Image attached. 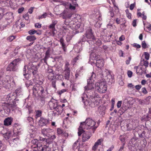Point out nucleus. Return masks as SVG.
<instances>
[{
	"instance_id": "1",
	"label": "nucleus",
	"mask_w": 151,
	"mask_h": 151,
	"mask_svg": "<svg viewBox=\"0 0 151 151\" xmlns=\"http://www.w3.org/2000/svg\"><path fill=\"white\" fill-rule=\"evenodd\" d=\"M96 124V122L92 119L90 118H87L85 122H81L80 126L78 129V135L80 136L83 132V129L86 128L87 126L90 127L89 128H87L86 129H90V132H94L97 127H94Z\"/></svg>"
},
{
	"instance_id": "2",
	"label": "nucleus",
	"mask_w": 151,
	"mask_h": 151,
	"mask_svg": "<svg viewBox=\"0 0 151 151\" xmlns=\"http://www.w3.org/2000/svg\"><path fill=\"white\" fill-rule=\"evenodd\" d=\"M6 100L8 102L13 103V104H6V106L8 108V112L10 111L11 109H13V110L16 108L17 105L16 103H18L17 101H19V99L16 98V96L14 93H11L8 94L7 96Z\"/></svg>"
},
{
	"instance_id": "3",
	"label": "nucleus",
	"mask_w": 151,
	"mask_h": 151,
	"mask_svg": "<svg viewBox=\"0 0 151 151\" xmlns=\"http://www.w3.org/2000/svg\"><path fill=\"white\" fill-rule=\"evenodd\" d=\"M10 77L8 76L5 77L0 76V89L2 87L6 88H10L11 80Z\"/></svg>"
},
{
	"instance_id": "4",
	"label": "nucleus",
	"mask_w": 151,
	"mask_h": 151,
	"mask_svg": "<svg viewBox=\"0 0 151 151\" xmlns=\"http://www.w3.org/2000/svg\"><path fill=\"white\" fill-rule=\"evenodd\" d=\"M95 86L96 90L101 93L105 92L107 89V85L104 81L96 83Z\"/></svg>"
},
{
	"instance_id": "5",
	"label": "nucleus",
	"mask_w": 151,
	"mask_h": 151,
	"mask_svg": "<svg viewBox=\"0 0 151 151\" xmlns=\"http://www.w3.org/2000/svg\"><path fill=\"white\" fill-rule=\"evenodd\" d=\"M33 94L37 97L42 96L44 92L43 88L39 84H37L34 86L32 88Z\"/></svg>"
},
{
	"instance_id": "6",
	"label": "nucleus",
	"mask_w": 151,
	"mask_h": 151,
	"mask_svg": "<svg viewBox=\"0 0 151 151\" xmlns=\"http://www.w3.org/2000/svg\"><path fill=\"white\" fill-rule=\"evenodd\" d=\"M96 76L95 74L92 72L91 76L87 80V85L85 87V90H91L93 88V83L94 81V78H95Z\"/></svg>"
},
{
	"instance_id": "7",
	"label": "nucleus",
	"mask_w": 151,
	"mask_h": 151,
	"mask_svg": "<svg viewBox=\"0 0 151 151\" xmlns=\"http://www.w3.org/2000/svg\"><path fill=\"white\" fill-rule=\"evenodd\" d=\"M49 105L50 109H55L59 114H61L63 110V109L62 108L60 105H58L56 101H50L49 102Z\"/></svg>"
},
{
	"instance_id": "8",
	"label": "nucleus",
	"mask_w": 151,
	"mask_h": 151,
	"mask_svg": "<svg viewBox=\"0 0 151 151\" xmlns=\"http://www.w3.org/2000/svg\"><path fill=\"white\" fill-rule=\"evenodd\" d=\"M20 61L19 58L15 59L11 62L7 67L6 70L9 71H15L17 68V65Z\"/></svg>"
},
{
	"instance_id": "9",
	"label": "nucleus",
	"mask_w": 151,
	"mask_h": 151,
	"mask_svg": "<svg viewBox=\"0 0 151 151\" xmlns=\"http://www.w3.org/2000/svg\"><path fill=\"white\" fill-rule=\"evenodd\" d=\"M149 65L148 62L146 60H145L144 59H143L141 61L140 65L141 66L144 65L146 68L145 70L142 69V67H141L139 71H138V66H135L134 69L136 70V72L137 74L139 73V74H142L143 73H146V68L148 67Z\"/></svg>"
},
{
	"instance_id": "10",
	"label": "nucleus",
	"mask_w": 151,
	"mask_h": 151,
	"mask_svg": "<svg viewBox=\"0 0 151 151\" xmlns=\"http://www.w3.org/2000/svg\"><path fill=\"white\" fill-rule=\"evenodd\" d=\"M104 76H105V78L107 81L110 82L111 83L113 82L114 77L111 74V72L110 71L106 69L101 74H100L101 78L104 77Z\"/></svg>"
},
{
	"instance_id": "11",
	"label": "nucleus",
	"mask_w": 151,
	"mask_h": 151,
	"mask_svg": "<svg viewBox=\"0 0 151 151\" xmlns=\"http://www.w3.org/2000/svg\"><path fill=\"white\" fill-rule=\"evenodd\" d=\"M69 66L70 64L67 61L65 62L64 72L65 73V78L67 80L69 79L70 75V70Z\"/></svg>"
},
{
	"instance_id": "12",
	"label": "nucleus",
	"mask_w": 151,
	"mask_h": 151,
	"mask_svg": "<svg viewBox=\"0 0 151 151\" xmlns=\"http://www.w3.org/2000/svg\"><path fill=\"white\" fill-rule=\"evenodd\" d=\"M134 123L132 122H130L128 124H126L123 126H121L122 129H123V128H124V130L125 131H130L132 129H134L135 127L133 125Z\"/></svg>"
},
{
	"instance_id": "13",
	"label": "nucleus",
	"mask_w": 151,
	"mask_h": 151,
	"mask_svg": "<svg viewBox=\"0 0 151 151\" xmlns=\"http://www.w3.org/2000/svg\"><path fill=\"white\" fill-rule=\"evenodd\" d=\"M85 36L87 39H92V40H95V38L92 32V29L90 28L88 29L86 31L85 33Z\"/></svg>"
},
{
	"instance_id": "14",
	"label": "nucleus",
	"mask_w": 151,
	"mask_h": 151,
	"mask_svg": "<svg viewBox=\"0 0 151 151\" xmlns=\"http://www.w3.org/2000/svg\"><path fill=\"white\" fill-rule=\"evenodd\" d=\"M39 125L40 126H43L46 125L50 123V121L48 119L41 117L39 121Z\"/></svg>"
},
{
	"instance_id": "15",
	"label": "nucleus",
	"mask_w": 151,
	"mask_h": 151,
	"mask_svg": "<svg viewBox=\"0 0 151 151\" xmlns=\"http://www.w3.org/2000/svg\"><path fill=\"white\" fill-rule=\"evenodd\" d=\"M40 142H39V141L37 139H32L31 142V148H35L38 147V145H40Z\"/></svg>"
},
{
	"instance_id": "16",
	"label": "nucleus",
	"mask_w": 151,
	"mask_h": 151,
	"mask_svg": "<svg viewBox=\"0 0 151 151\" xmlns=\"http://www.w3.org/2000/svg\"><path fill=\"white\" fill-rule=\"evenodd\" d=\"M82 141L83 142H85L88 140L91 136V134H89L88 132H85L84 130L83 132L82 133Z\"/></svg>"
},
{
	"instance_id": "17",
	"label": "nucleus",
	"mask_w": 151,
	"mask_h": 151,
	"mask_svg": "<svg viewBox=\"0 0 151 151\" xmlns=\"http://www.w3.org/2000/svg\"><path fill=\"white\" fill-rule=\"evenodd\" d=\"M61 16H62L63 18L64 19L69 18L70 19L72 16V14L69 12L67 11H64L61 14Z\"/></svg>"
},
{
	"instance_id": "18",
	"label": "nucleus",
	"mask_w": 151,
	"mask_h": 151,
	"mask_svg": "<svg viewBox=\"0 0 151 151\" xmlns=\"http://www.w3.org/2000/svg\"><path fill=\"white\" fill-rule=\"evenodd\" d=\"M115 130V126L114 125L111 124L110 125V127L109 128L108 133L110 134H112L114 133Z\"/></svg>"
},
{
	"instance_id": "19",
	"label": "nucleus",
	"mask_w": 151,
	"mask_h": 151,
	"mask_svg": "<svg viewBox=\"0 0 151 151\" xmlns=\"http://www.w3.org/2000/svg\"><path fill=\"white\" fill-rule=\"evenodd\" d=\"M12 119L10 117L6 118L4 121V124L6 126H8L11 124Z\"/></svg>"
},
{
	"instance_id": "20",
	"label": "nucleus",
	"mask_w": 151,
	"mask_h": 151,
	"mask_svg": "<svg viewBox=\"0 0 151 151\" xmlns=\"http://www.w3.org/2000/svg\"><path fill=\"white\" fill-rule=\"evenodd\" d=\"M104 60L102 59H98L96 60V65L98 68H101L104 65Z\"/></svg>"
},
{
	"instance_id": "21",
	"label": "nucleus",
	"mask_w": 151,
	"mask_h": 151,
	"mask_svg": "<svg viewBox=\"0 0 151 151\" xmlns=\"http://www.w3.org/2000/svg\"><path fill=\"white\" fill-rule=\"evenodd\" d=\"M51 131V129L49 128L44 129L42 130L41 132L44 135L48 136V135H49V133Z\"/></svg>"
},
{
	"instance_id": "22",
	"label": "nucleus",
	"mask_w": 151,
	"mask_h": 151,
	"mask_svg": "<svg viewBox=\"0 0 151 151\" xmlns=\"http://www.w3.org/2000/svg\"><path fill=\"white\" fill-rule=\"evenodd\" d=\"M128 104L127 103H124L122 106L121 109L123 113L125 112L128 109L129 107L128 106Z\"/></svg>"
},
{
	"instance_id": "23",
	"label": "nucleus",
	"mask_w": 151,
	"mask_h": 151,
	"mask_svg": "<svg viewBox=\"0 0 151 151\" xmlns=\"http://www.w3.org/2000/svg\"><path fill=\"white\" fill-rule=\"evenodd\" d=\"M14 94H16V96H20L22 95V90L21 88H18L15 90L14 93Z\"/></svg>"
},
{
	"instance_id": "24",
	"label": "nucleus",
	"mask_w": 151,
	"mask_h": 151,
	"mask_svg": "<svg viewBox=\"0 0 151 151\" xmlns=\"http://www.w3.org/2000/svg\"><path fill=\"white\" fill-rule=\"evenodd\" d=\"M27 68L29 71L37 68L36 66H34L32 63H29L27 66Z\"/></svg>"
},
{
	"instance_id": "25",
	"label": "nucleus",
	"mask_w": 151,
	"mask_h": 151,
	"mask_svg": "<svg viewBox=\"0 0 151 151\" xmlns=\"http://www.w3.org/2000/svg\"><path fill=\"white\" fill-rule=\"evenodd\" d=\"M48 79L50 81L53 80V79H55V76L53 72L48 74Z\"/></svg>"
},
{
	"instance_id": "26",
	"label": "nucleus",
	"mask_w": 151,
	"mask_h": 151,
	"mask_svg": "<svg viewBox=\"0 0 151 151\" xmlns=\"http://www.w3.org/2000/svg\"><path fill=\"white\" fill-rule=\"evenodd\" d=\"M46 144V145H43V148L44 149L43 151H50V148L49 147V142Z\"/></svg>"
},
{
	"instance_id": "27",
	"label": "nucleus",
	"mask_w": 151,
	"mask_h": 151,
	"mask_svg": "<svg viewBox=\"0 0 151 151\" xmlns=\"http://www.w3.org/2000/svg\"><path fill=\"white\" fill-rule=\"evenodd\" d=\"M26 39L27 40L31 42L34 41L36 38L35 36L30 35L27 36Z\"/></svg>"
},
{
	"instance_id": "28",
	"label": "nucleus",
	"mask_w": 151,
	"mask_h": 151,
	"mask_svg": "<svg viewBox=\"0 0 151 151\" xmlns=\"http://www.w3.org/2000/svg\"><path fill=\"white\" fill-rule=\"evenodd\" d=\"M136 143V140L134 138H132L130 140L129 144L130 145H131L133 147H134V146L135 144Z\"/></svg>"
},
{
	"instance_id": "29",
	"label": "nucleus",
	"mask_w": 151,
	"mask_h": 151,
	"mask_svg": "<svg viewBox=\"0 0 151 151\" xmlns=\"http://www.w3.org/2000/svg\"><path fill=\"white\" fill-rule=\"evenodd\" d=\"M20 29L19 27H18L17 24L14 25L12 28V30L14 32H16L19 31L18 29Z\"/></svg>"
},
{
	"instance_id": "30",
	"label": "nucleus",
	"mask_w": 151,
	"mask_h": 151,
	"mask_svg": "<svg viewBox=\"0 0 151 151\" xmlns=\"http://www.w3.org/2000/svg\"><path fill=\"white\" fill-rule=\"evenodd\" d=\"M49 28L51 29L50 31H52V33L53 35L55 34V26L51 24L49 26Z\"/></svg>"
},
{
	"instance_id": "31",
	"label": "nucleus",
	"mask_w": 151,
	"mask_h": 151,
	"mask_svg": "<svg viewBox=\"0 0 151 151\" xmlns=\"http://www.w3.org/2000/svg\"><path fill=\"white\" fill-rule=\"evenodd\" d=\"M64 40L63 38H61L60 40V42L62 45V47L64 51H65V45L64 42Z\"/></svg>"
},
{
	"instance_id": "32",
	"label": "nucleus",
	"mask_w": 151,
	"mask_h": 151,
	"mask_svg": "<svg viewBox=\"0 0 151 151\" xmlns=\"http://www.w3.org/2000/svg\"><path fill=\"white\" fill-rule=\"evenodd\" d=\"M146 104H151V96H149L147 97L145 99Z\"/></svg>"
},
{
	"instance_id": "33",
	"label": "nucleus",
	"mask_w": 151,
	"mask_h": 151,
	"mask_svg": "<svg viewBox=\"0 0 151 151\" xmlns=\"http://www.w3.org/2000/svg\"><path fill=\"white\" fill-rule=\"evenodd\" d=\"M30 72H31L32 73L33 75L34 76L37 75V73L38 72L37 68L34 69L33 70H31V71H30Z\"/></svg>"
},
{
	"instance_id": "34",
	"label": "nucleus",
	"mask_w": 151,
	"mask_h": 151,
	"mask_svg": "<svg viewBox=\"0 0 151 151\" xmlns=\"http://www.w3.org/2000/svg\"><path fill=\"white\" fill-rule=\"evenodd\" d=\"M38 141L39 142H40V141L41 142L44 141H45L46 143H48L49 142V139H47L45 138H43L41 137H40L39 139L38 140Z\"/></svg>"
},
{
	"instance_id": "35",
	"label": "nucleus",
	"mask_w": 151,
	"mask_h": 151,
	"mask_svg": "<svg viewBox=\"0 0 151 151\" xmlns=\"http://www.w3.org/2000/svg\"><path fill=\"white\" fill-rule=\"evenodd\" d=\"M78 140H77L73 144V150H76L78 148Z\"/></svg>"
},
{
	"instance_id": "36",
	"label": "nucleus",
	"mask_w": 151,
	"mask_h": 151,
	"mask_svg": "<svg viewBox=\"0 0 151 151\" xmlns=\"http://www.w3.org/2000/svg\"><path fill=\"white\" fill-rule=\"evenodd\" d=\"M50 48H48L47 51H46L45 53V57L49 58L50 56Z\"/></svg>"
},
{
	"instance_id": "37",
	"label": "nucleus",
	"mask_w": 151,
	"mask_h": 151,
	"mask_svg": "<svg viewBox=\"0 0 151 151\" xmlns=\"http://www.w3.org/2000/svg\"><path fill=\"white\" fill-rule=\"evenodd\" d=\"M40 101L41 102V105H43L45 103V98L43 96H40Z\"/></svg>"
},
{
	"instance_id": "38",
	"label": "nucleus",
	"mask_w": 151,
	"mask_h": 151,
	"mask_svg": "<svg viewBox=\"0 0 151 151\" xmlns=\"http://www.w3.org/2000/svg\"><path fill=\"white\" fill-rule=\"evenodd\" d=\"M19 140V139L16 138H13L11 139L10 141L11 142H13L15 144L17 143L18 142V141Z\"/></svg>"
},
{
	"instance_id": "39",
	"label": "nucleus",
	"mask_w": 151,
	"mask_h": 151,
	"mask_svg": "<svg viewBox=\"0 0 151 151\" xmlns=\"http://www.w3.org/2000/svg\"><path fill=\"white\" fill-rule=\"evenodd\" d=\"M32 82L31 81H27L26 83V85L27 87H29L30 85H32Z\"/></svg>"
},
{
	"instance_id": "40",
	"label": "nucleus",
	"mask_w": 151,
	"mask_h": 151,
	"mask_svg": "<svg viewBox=\"0 0 151 151\" xmlns=\"http://www.w3.org/2000/svg\"><path fill=\"white\" fill-rule=\"evenodd\" d=\"M37 31L34 29H32L29 31L28 33L30 35H33L37 33Z\"/></svg>"
},
{
	"instance_id": "41",
	"label": "nucleus",
	"mask_w": 151,
	"mask_h": 151,
	"mask_svg": "<svg viewBox=\"0 0 151 151\" xmlns=\"http://www.w3.org/2000/svg\"><path fill=\"white\" fill-rule=\"evenodd\" d=\"M47 13H45L44 14L42 15L41 16H39L38 17V19H41L45 18L47 16Z\"/></svg>"
},
{
	"instance_id": "42",
	"label": "nucleus",
	"mask_w": 151,
	"mask_h": 151,
	"mask_svg": "<svg viewBox=\"0 0 151 151\" xmlns=\"http://www.w3.org/2000/svg\"><path fill=\"white\" fill-rule=\"evenodd\" d=\"M144 54L145 59L147 60H148L150 57L149 54L148 52H144Z\"/></svg>"
},
{
	"instance_id": "43",
	"label": "nucleus",
	"mask_w": 151,
	"mask_h": 151,
	"mask_svg": "<svg viewBox=\"0 0 151 151\" xmlns=\"http://www.w3.org/2000/svg\"><path fill=\"white\" fill-rule=\"evenodd\" d=\"M15 38V37L14 36H11L9 37L8 38L7 40L9 42L12 41Z\"/></svg>"
},
{
	"instance_id": "44",
	"label": "nucleus",
	"mask_w": 151,
	"mask_h": 151,
	"mask_svg": "<svg viewBox=\"0 0 151 151\" xmlns=\"http://www.w3.org/2000/svg\"><path fill=\"white\" fill-rule=\"evenodd\" d=\"M47 73L49 74L53 72V70L51 68H48L46 71Z\"/></svg>"
},
{
	"instance_id": "45",
	"label": "nucleus",
	"mask_w": 151,
	"mask_h": 151,
	"mask_svg": "<svg viewBox=\"0 0 151 151\" xmlns=\"http://www.w3.org/2000/svg\"><path fill=\"white\" fill-rule=\"evenodd\" d=\"M76 6H73L72 4H70L69 9L72 10H74L76 9Z\"/></svg>"
},
{
	"instance_id": "46",
	"label": "nucleus",
	"mask_w": 151,
	"mask_h": 151,
	"mask_svg": "<svg viewBox=\"0 0 151 151\" xmlns=\"http://www.w3.org/2000/svg\"><path fill=\"white\" fill-rule=\"evenodd\" d=\"M41 111L40 110H38L36 112V115L38 117H40L41 116Z\"/></svg>"
},
{
	"instance_id": "47",
	"label": "nucleus",
	"mask_w": 151,
	"mask_h": 151,
	"mask_svg": "<svg viewBox=\"0 0 151 151\" xmlns=\"http://www.w3.org/2000/svg\"><path fill=\"white\" fill-rule=\"evenodd\" d=\"M52 87L54 88H56V79H53V80H52Z\"/></svg>"
},
{
	"instance_id": "48",
	"label": "nucleus",
	"mask_w": 151,
	"mask_h": 151,
	"mask_svg": "<svg viewBox=\"0 0 151 151\" xmlns=\"http://www.w3.org/2000/svg\"><path fill=\"white\" fill-rule=\"evenodd\" d=\"M63 131V130L60 128H58L57 130V133L58 134L61 135Z\"/></svg>"
},
{
	"instance_id": "49",
	"label": "nucleus",
	"mask_w": 151,
	"mask_h": 151,
	"mask_svg": "<svg viewBox=\"0 0 151 151\" xmlns=\"http://www.w3.org/2000/svg\"><path fill=\"white\" fill-rule=\"evenodd\" d=\"M43 145H38V150L40 151H43L44 149L43 148Z\"/></svg>"
},
{
	"instance_id": "50",
	"label": "nucleus",
	"mask_w": 151,
	"mask_h": 151,
	"mask_svg": "<svg viewBox=\"0 0 151 151\" xmlns=\"http://www.w3.org/2000/svg\"><path fill=\"white\" fill-rule=\"evenodd\" d=\"M142 47L143 48H146L147 47V45L145 41L142 42Z\"/></svg>"
},
{
	"instance_id": "51",
	"label": "nucleus",
	"mask_w": 151,
	"mask_h": 151,
	"mask_svg": "<svg viewBox=\"0 0 151 151\" xmlns=\"http://www.w3.org/2000/svg\"><path fill=\"white\" fill-rule=\"evenodd\" d=\"M61 135L66 137H67L68 136V134L64 131H63L62 133L61 134Z\"/></svg>"
},
{
	"instance_id": "52",
	"label": "nucleus",
	"mask_w": 151,
	"mask_h": 151,
	"mask_svg": "<svg viewBox=\"0 0 151 151\" xmlns=\"http://www.w3.org/2000/svg\"><path fill=\"white\" fill-rule=\"evenodd\" d=\"M22 74L24 76V78L26 79H28V77H27V76L28 75V73H26V72H24L22 73Z\"/></svg>"
},
{
	"instance_id": "53",
	"label": "nucleus",
	"mask_w": 151,
	"mask_h": 151,
	"mask_svg": "<svg viewBox=\"0 0 151 151\" xmlns=\"http://www.w3.org/2000/svg\"><path fill=\"white\" fill-rule=\"evenodd\" d=\"M35 27L37 28H40L41 27V24L39 23H37L35 24Z\"/></svg>"
},
{
	"instance_id": "54",
	"label": "nucleus",
	"mask_w": 151,
	"mask_h": 151,
	"mask_svg": "<svg viewBox=\"0 0 151 151\" xmlns=\"http://www.w3.org/2000/svg\"><path fill=\"white\" fill-rule=\"evenodd\" d=\"M71 4H72V5L76 7L78 6V4H77L76 0H73L72 3Z\"/></svg>"
},
{
	"instance_id": "55",
	"label": "nucleus",
	"mask_w": 151,
	"mask_h": 151,
	"mask_svg": "<svg viewBox=\"0 0 151 151\" xmlns=\"http://www.w3.org/2000/svg\"><path fill=\"white\" fill-rule=\"evenodd\" d=\"M24 7H21L19 8L18 11V13H21L24 10Z\"/></svg>"
},
{
	"instance_id": "56",
	"label": "nucleus",
	"mask_w": 151,
	"mask_h": 151,
	"mask_svg": "<svg viewBox=\"0 0 151 151\" xmlns=\"http://www.w3.org/2000/svg\"><path fill=\"white\" fill-rule=\"evenodd\" d=\"M48 58H46V57H45L44 58H43V59H42L41 60V61H42V62L43 61V62H44V63H45L46 64H47V59Z\"/></svg>"
},
{
	"instance_id": "57",
	"label": "nucleus",
	"mask_w": 151,
	"mask_h": 151,
	"mask_svg": "<svg viewBox=\"0 0 151 151\" xmlns=\"http://www.w3.org/2000/svg\"><path fill=\"white\" fill-rule=\"evenodd\" d=\"M107 27L108 28L111 29V28H113L114 27L112 24L110 23H109L107 25Z\"/></svg>"
},
{
	"instance_id": "58",
	"label": "nucleus",
	"mask_w": 151,
	"mask_h": 151,
	"mask_svg": "<svg viewBox=\"0 0 151 151\" xmlns=\"http://www.w3.org/2000/svg\"><path fill=\"white\" fill-rule=\"evenodd\" d=\"M132 73L131 71H128L127 72V74L128 77L129 78H131L132 76Z\"/></svg>"
},
{
	"instance_id": "59",
	"label": "nucleus",
	"mask_w": 151,
	"mask_h": 151,
	"mask_svg": "<svg viewBox=\"0 0 151 151\" xmlns=\"http://www.w3.org/2000/svg\"><path fill=\"white\" fill-rule=\"evenodd\" d=\"M139 103L140 104H146L145 101V99L144 100H140L139 101Z\"/></svg>"
},
{
	"instance_id": "60",
	"label": "nucleus",
	"mask_w": 151,
	"mask_h": 151,
	"mask_svg": "<svg viewBox=\"0 0 151 151\" xmlns=\"http://www.w3.org/2000/svg\"><path fill=\"white\" fill-rule=\"evenodd\" d=\"M133 46L137 47V48H140L141 47V46L137 43H134L133 44Z\"/></svg>"
},
{
	"instance_id": "61",
	"label": "nucleus",
	"mask_w": 151,
	"mask_h": 151,
	"mask_svg": "<svg viewBox=\"0 0 151 151\" xmlns=\"http://www.w3.org/2000/svg\"><path fill=\"white\" fill-rule=\"evenodd\" d=\"M101 140L100 139H99L95 143V144L96 145L98 146L99 145H101Z\"/></svg>"
},
{
	"instance_id": "62",
	"label": "nucleus",
	"mask_w": 151,
	"mask_h": 151,
	"mask_svg": "<svg viewBox=\"0 0 151 151\" xmlns=\"http://www.w3.org/2000/svg\"><path fill=\"white\" fill-rule=\"evenodd\" d=\"M122 104V101H119L118 102L117 104V106L118 108H119L121 106Z\"/></svg>"
},
{
	"instance_id": "63",
	"label": "nucleus",
	"mask_w": 151,
	"mask_h": 151,
	"mask_svg": "<svg viewBox=\"0 0 151 151\" xmlns=\"http://www.w3.org/2000/svg\"><path fill=\"white\" fill-rule=\"evenodd\" d=\"M66 90L65 89H62L60 91L58 92V94L59 95H61L64 92H66Z\"/></svg>"
},
{
	"instance_id": "64",
	"label": "nucleus",
	"mask_w": 151,
	"mask_h": 151,
	"mask_svg": "<svg viewBox=\"0 0 151 151\" xmlns=\"http://www.w3.org/2000/svg\"><path fill=\"white\" fill-rule=\"evenodd\" d=\"M134 6H135V4H131L130 6V7H129V8L130 9V10H132L134 7Z\"/></svg>"
}]
</instances>
